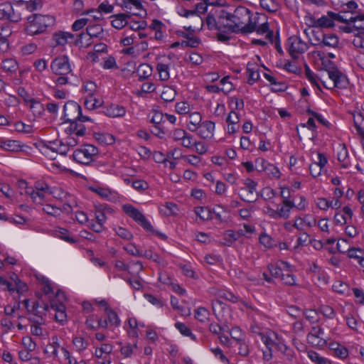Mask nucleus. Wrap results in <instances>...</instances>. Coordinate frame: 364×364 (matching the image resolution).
<instances>
[{
  "label": "nucleus",
  "instance_id": "1",
  "mask_svg": "<svg viewBox=\"0 0 364 364\" xmlns=\"http://www.w3.org/2000/svg\"><path fill=\"white\" fill-rule=\"evenodd\" d=\"M54 23L55 18L52 16L34 14L27 17L25 31L30 36L38 35L44 33Z\"/></svg>",
  "mask_w": 364,
  "mask_h": 364
},
{
  "label": "nucleus",
  "instance_id": "2",
  "mask_svg": "<svg viewBox=\"0 0 364 364\" xmlns=\"http://www.w3.org/2000/svg\"><path fill=\"white\" fill-rule=\"evenodd\" d=\"M250 13V11L244 6H238L232 14L230 13L232 21L237 31L252 33L255 31L256 23L252 22Z\"/></svg>",
  "mask_w": 364,
  "mask_h": 364
},
{
  "label": "nucleus",
  "instance_id": "3",
  "mask_svg": "<svg viewBox=\"0 0 364 364\" xmlns=\"http://www.w3.org/2000/svg\"><path fill=\"white\" fill-rule=\"evenodd\" d=\"M63 118L65 122H71L75 120L80 122H91L92 119L87 116L82 114L81 107L74 101H68L63 106Z\"/></svg>",
  "mask_w": 364,
  "mask_h": 364
},
{
  "label": "nucleus",
  "instance_id": "4",
  "mask_svg": "<svg viewBox=\"0 0 364 364\" xmlns=\"http://www.w3.org/2000/svg\"><path fill=\"white\" fill-rule=\"evenodd\" d=\"M98 154V149L92 144H85L73 152V159L81 164L89 165L92 161L93 156Z\"/></svg>",
  "mask_w": 364,
  "mask_h": 364
},
{
  "label": "nucleus",
  "instance_id": "5",
  "mask_svg": "<svg viewBox=\"0 0 364 364\" xmlns=\"http://www.w3.org/2000/svg\"><path fill=\"white\" fill-rule=\"evenodd\" d=\"M124 212L138 224L143 227L146 231L152 232L153 227L146 220L144 214L137 208L130 204H125L122 206Z\"/></svg>",
  "mask_w": 364,
  "mask_h": 364
},
{
  "label": "nucleus",
  "instance_id": "6",
  "mask_svg": "<svg viewBox=\"0 0 364 364\" xmlns=\"http://www.w3.org/2000/svg\"><path fill=\"white\" fill-rule=\"evenodd\" d=\"M287 49L291 58L297 59L299 55L309 49L308 45L297 36H290L287 39Z\"/></svg>",
  "mask_w": 364,
  "mask_h": 364
},
{
  "label": "nucleus",
  "instance_id": "7",
  "mask_svg": "<svg viewBox=\"0 0 364 364\" xmlns=\"http://www.w3.org/2000/svg\"><path fill=\"white\" fill-rule=\"evenodd\" d=\"M18 9L15 10L9 2L0 4V20H9L14 23L20 21L23 18V14L19 12Z\"/></svg>",
  "mask_w": 364,
  "mask_h": 364
},
{
  "label": "nucleus",
  "instance_id": "8",
  "mask_svg": "<svg viewBox=\"0 0 364 364\" xmlns=\"http://www.w3.org/2000/svg\"><path fill=\"white\" fill-rule=\"evenodd\" d=\"M48 309L47 304L40 305L38 301L33 302L31 311L28 313V320L33 323L45 324V316Z\"/></svg>",
  "mask_w": 364,
  "mask_h": 364
},
{
  "label": "nucleus",
  "instance_id": "9",
  "mask_svg": "<svg viewBox=\"0 0 364 364\" xmlns=\"http://www.w3.org/2000/svg\"><path fill=\"white\" fill-rule=\"evenodd\" d=\"M244 184L245 186L240 189L241 194L239 196L240 199L246 203L255 202L257 200L258 194L255 196L254 193L256 191L257 183L248 178L244 181Z\"/></svg>",
  "mask_w": 364,
  "mask_h": 364
},
{
  "label": "nucleus",
  "instance_id": "10",
  "mask_svg": "<svg viewBox=\"0 0 364 364\" xmlns=\"http://www.w3.org/2000/svg\"><path fill=\"white\" fill-rule=\"evenodd\" d=\"M50 68L56 75H67L72 71L69 59L66 55L55 58L50 64Z\"/></svg>",
  "mask_w": 364,
  "mask_h": 364
},
{
  "label": "nucleus",
  "instance_id": "11",
  "mask_svg": "<svg viewBox=\"0 0 364 364\" xmlns=\"http://www.w3.org/2000/svg\"><path fill=\"white\" fill-rule=\"evenodd\" d=\"M328 75L332 80V87L343 89L347 87L348 81L346 76L336 67H333L331 69L328 70Z\"/></svg>",
  "mask_w": 364,
  "mask_h": 364
},
{
  "label": "nucleus",
  "instance_id": "12",
  "mask_svg": "<svg viewBox=\"0 0 364 364\" xmlns=\"http://www.w3.org/2000/svg\"><path fill=\"white\" fill-rule=\"evenodd\" d=\"M304 33L309 38V42L313 46H318L321 48L322 41H323L324 33L320 28L311 27L304 30Z\"/></svg>",
  "mask_w": 364,
  "mask_h": 364
},
{
  "label": "nucleus",
  "instance_id": "13",
  "mask_svg": "<svg viewBox=\"0 0 364 364\" xmlns=\"http://www.w3.org/2000/svg\"><path fill=\"white\" fill-rule=\"evenodd\" d=\"M218 31L227 30L232 33L237 32L230 17V13L226 11H221L218 16Z\"/></svg>",
  "mask_w": 364,
  "mask_h": 364
},
{
  "label": "nucleus",
  "instance_id": "14",
  "mask_svg": "<svg viewBox=\"0 0 364 364\" xmlns=\"http://www.w3.org/2000/svg\"><path fill=\"white\" fill-rule=\"evenodd\" d=\"M215 123L212 121H204L197 128V134L204 139H212L214 135Z\"/></svg>",
  "mask_w": 364,
  "mask_h": 364
},
{
  "label": "nucleus",
  "instance_id": "15",
  "mask_svg": "<svg viewBox=\"0 0 364 364\" xmlns=\"http://www.w3.org/2000/svg\"><path fill=\"white\" fill-rule=\"evenodd\" d=\"M343 15V21L346 24H350V23H357L358 21H364V14H356L355 12H346L344 11H342ZM354 27L356 29L364 28V25H355L354 24Z\"/></svg>",
  "mask_w": 364,
  "mask_h": 364
},
{
  "label": "nucleus",
  "instance_id": "16",
  "mask_svg": "<svg viewBox=\"0 0 364 364\" xmlns=\"http://www.w3.org/2000/svg\"><path fill=\"white\" fill-rule=\"evenodd\" d=\"M311 27H316L323 28H332L334 26V23L333 22V19L331 16L327 14L326 16H322L319 18H311Z\"/></svg>",
  "mask_w": 364,
  "mask_h": 364
},
{
  "label": "nucleus",
  "instance_id": "17",
  "mask_svg": "<svg viewBox=\"0 0 364 364\" xmlns=\"http://www.w3.org/2000/svg\"><path fill=\"white\" fill-rule=\"evenodd\" d=\"M104 113L109 117H120L125 114L126 109L122 105L112 104L105 108Z\"/></svg>",
  "mask_w": 364,
  "mask_h": 364
},
{
  "label": "nucleus",
  "instance_id": "18",
  "mask_svg": "<svg viewBox=\"0 0 364 364\" xmlns=\"http://www.w3.org/2000/svg\"><path fill=\"white\" fill-rule=\"evenodd\" d=\"M82 122H80V120H75L70 122V125L66 128L65 132L69 134H75L77 136L85 135L86 128L85 125L82 124Z\"/></svg>",
  "mask_w": 364,
  "mask_h": 364
},
{
  "label": "nucleus",
  "instance_id": "19",
  "mask_svg": "<svg viewBox=\"0 0 364 364\" xmlns=\"http://www.w3.org/2000/svg\"><path fill=\"white\" fill-rule=\"evenodd\" d=\"M130 16V13L112 15L111 18L114 19L112 21V26L117 29H122L128 24L127 19Z\"/></svg>",
  "mask_w": 364,
  "mask_h": 364
},
{
  "label": "nucleus",
  "instance_id": "20",
  "mask_svg": "<svg viewBox=\"0 0 364 364\" xmlns=\"http://www.w3.org/2000/svg\"><path fill=\"white\" fill-rule=\"evenodd\" d=\"M68 38H74V35L64 31L54 33L52 38L55 46H65L68 43Z\"/></svg>",
  "mask_w": 364,
  "mask_h": 364
},
{
  "label": "nucleus",
  "instance_id": "21",
  "mask_svg": "<svg viewBox=\"0 0 364 364\" xmlns=\"http://www.w3.org/2000/svg\"><path fill=\"white\" fill-rule=\"evenodd\" d=\"M337 249L341 253H347L348 257L359 259L363 255L364 252L361 248L352 247L348 249H343L341 247V242H337Z\"/></svg>",
  "mask_w": 364,
  "mask_h": 364
},
{
  "label": "nucleus",
  "instance_id": "22",
  "mask_svg": "<svg viewBox=\"0 0 364 364\" xmlns=\"http://www.w3.org/2000/svg\"><path fill=\"white\" fill-rule=\"evenodd\" d=\"M21 147L18 141L0 138V148L6 151L16 152L20 151Z\"/></svg>",
  "mask_w": 364,
  "mask_h": 364
},
{
  "label": "nucleus",
  "instance_id": "23",
  "mask_svg": "<svg viewBox=\"0 0 364 364\" xmlns=\"http://www.w3.org/2000/svg\"><path fill=\"white\" fill-rule=\"evenodd\" d=\"M86 31L90 39L92 38L102 39L104 37V30L100 24H89L86 28Z\"/></svg>",
  "mask_w": 364,
  "mask_h": 364
},
{
  "label": "nucleus",
  "instance_id": "24",
  "mask_svg": "<svg viewBox=\"0 0 364 364\" xmlns=\"http://www.w3.org/2000/svg\"><path fill=\"white\" fill-rule=\"evenodd\" d=\"M46 148L61 155H66L68 152V149L65 146L64 141L59 140L50 141L49 145H47Z\"/></svg>",
  "mask_w": 364,
  "mask_h": 364
},
{
  "label": "nucleus",
  "instance_id": "25",
  "mask_svg": "<svg viewBox=\"0 0 364 364\" xmlns=\"http://www.w3.org/2000/svg\"><path fill=\"white\" fill-rule=\"evenodd\" d=\"M152 67L147 63H142L136 69V74L139 81H143L150 77L152 74Z\"/></svg>",
  "mask_w": 364,
  "mask_h": 364
},
{
  "label": "nucleus",
  "instance_id": "26",
  "mask_svg": "<svg viewBox=\"0 0 364 364\" xmlns=\"http://www.w3.org/2000/svg\"><path fill=\"white\" fill-rule=\"evenodd\" d=\"M55 235L56 237L70 244H75L77 242V240L75 237L71 236L69 231L63 228H56L55 230Z\"/></svg>",
  "mask_w": 364,
  "mask_h": 364
},
{
  "label": "nucleus",
  "instance_id": "27",
  "mask_svg": "<svg viewBox=\"0 0 364 364\" xmlns=\"http://www.w3.org/2000/svg\"><path fill=\"white\" fill-rule=\"evenodd\" d=\"M330 348L333 351L335 356L341 359H344L348 355V350L345 346L338 343H331Z\"/></svg>",
  "mask_w": 364,
  "mask_h": 364
},
{
  "label": "nucleus",
  "instance_id": "28",
  "mask_svg": "<svg viewBox=\"0 0 364 364\" xmlns=\"http://www.w3.org/2000/svg\"><path fill=\"white\" fill-rule=\"evenodd\" d=\"M338 45V38L333 33H325L323 41H322L321 48L327 46L329 48H336Z\"/></svg>",
  "mask_w": 364,
  "mask_h": 364
},
{
  "label": "nucleus",
  "instance_id": "29",
  "mask_svg": "<svg viewBox=\"0 0 364 364\" xmlns=\"http://www.w3.org/2000/svg\"><path fill=\"white\" fill-rule=\"evenodd\" d=\"M102 101L97 99L95 95L86 96L85 98L84 105L86 109L92 110L102 106Z\"/></svg>",
  "mask_w": 364,
  "mask_h": 364
},
{
  "label": "nucleus",
  "instance_id": "30",
  "mask_svg": "<svg viewBox=\"0 0 364 364\" xmlns=\"http://www.w3.org/2000/svg\"><path fill=\"white\" fill-rule=\"evenodd\" d=\"M189 125L188 129L191 132H196L198 126L202 123V116L199 112H193L189 115Z\"/></svg>",
  "mask_w": 364,
  "mask_h": 364
},
{
  "label": "nucleus",
  "instance_id": "31",
  "mask_svg": "<svg viewBox=\"0 0 364 364\" xmlns=\"http://www.w3.org/2000/svg\"><path fill=\"white\" fill-rule=\"evenodd\" d=\"M282 266H278L274 264H269L268 265V269L269 271V273L271 276L275 277V278H280L282 276V274L283 272L282 267H289V264L285 262H281Z\"/></svg>",
  "mask_w": 364,
  "mask_h": 364
},
{
  "label": "nucleus",
  "instance_id": "32",
  "mask_svg": "<svg viewBox=\"0 0 364 364\" xmlns=\"http://www.w3.org/2000/svg\"><path fill=\"white\" fill-rule=\"evenodd\" d=\"M354 47L360 53H364V31L360 30L352 41Z\"/></svg>",
  "mask_w": 364,
  "mask_h": 364
},
{
  "label": "nucleus",
  "instance_id": "33",
  "mask_svg": "<svg viewBox=\"0 0 364 364\" xmlns=\"http://www.w3.org/2000/svg\"><path fill=\"white\" fill-rule=\"evenodd\" d=\"M18 68L17 61L13 58H7L2 61V69L11 73H16Z\"/></svg>",
  "mask_w": 364,
  "mask_h": 364
},
{
  "label": "nucleus",
  "instance_id": "34",
  "mask_svg": "<svg viewBox=\"0 0 364 364\" xmlns=\"http://www.w3.org/2000/svg\"><path fill=\"white\" fill-rule=\"evenodd\" d=\"M260 6L268 12H276L279 9V4L276 0H259Z\"/></svg>",
  "mask_w": 364,
  "mask_h": 364
},
{
  "label": "nucleus",
  "instance_id": "35",
  "mask_svg": "<svg viewBox=\"0 0 364 364\" xmlns=\"http://www.w3.org/2000/svg\"><path fill=\"white\" fill-rule=\"evenodd\" d=\"M176 95V92L174 89L171 87L166 86L163 89L161 98L166 102H171L174 100Z\"/></svg>",
  "mask_w": 364,
  "mask_h": 364
},
{
  "label": "nucleus",
  "instance_id": "36",
  "mask_svg": "<svg viewBox=\"0 0 364 364\" xmlns=\"http://www.w3.org/2000/svg\"><path fill=\"white\" fill-rule=\"evenodd\" d=\"M210 316L209 311L205 307H198L195 311V318L200 323H205Z\"/></svg>",
  "mask_w": 364,
  "mask_h": 364
},
{
  "label": "nucleus",
  "instance_id": "37",
  "mask_svg": "<svg viewBox=\"0 0 364 364\" xmlns=\"http://www.w3.org/2000/svg\"><path fill=\"white\" fill-rule=\"evenodd\" d=\"M156 70L159 75V79L161 81H167L170 78L169 67L166 64L158 63Z\"/></svg>",
  "mask_w": 364,
  "mask_h": 364
},
{
  "label": "nucleus",
  "instance_id": "38",
  "mask_svg": "<svg viewBox=\"0 0 364 364\" xmlns=\"http://www.w3.org/2000/svg\"><path fill=\"white\" fill-rule=\"evenodd\" d=\"M253 65L250 63L247 65V82L250 85H253L259 77L258 70H255V68H251Z\"/></svg>",
  "mask_w": 364,
  "mask_h": 364
},
{
  "label": "nucleus",
  "instance_id": "39",
  "mask_svg": "<svg viewBox=\"0 0 364 364\" xmlns=\"http://www.w3.org/2000/svg\"><path fill=\"white\" fill-rule=\"evenodd\" d=\"M354 126L358 134L364 139V118L361 114H358L353 119Z\"/></svg>",
  "mask_w": 364,
  "mask_h": 364
},
{
  "label": "nucleus",
  "instance_id": "40",
  "mask_svg": "<svg viewBox=\"0 0 364 364\" xmlns=\"http://www.w3.org/2000/svg\"><path fill=\"white\" fill-rule=\"evenodd\" d=\"M195 213L202 220H208L212 218L211 210L206 207H196L194 210Z\"/></svg>",
  "mask_w": 364,
  "mask_h": 364
},
{
  "label": "nucleus",
  "instance_id": "41",
  "mask_svg": "<svg viewBox=\"0 0 364 364\" xmlns=\"http://www.w3.org/2000/svg\"><path fill=\"white\" fill-rule=\"evenodd\" d=\"M274 348L281 351L283 354H284L289 360H291L293 357V350L283 342H275Z\"/></svg>",
  "mask_w": 364,
  "mask_h": 364
},
{
  "label": "nucleus",
  "instance_id": "42",
  "mask_svg": "<svg viewBox=\"0 0 364 364\" xmlns=\"http://www.w3.org/2000/svg\"><path fill=\"white\" fill-rule=\"evenodd\" d=\"M17 93L18 96L23 98V101L26 103H30L31 104V108L33 107V105L37 102V101L31 97L30 94L26 90V89L23 87H19L17 89Z\"/></svg>",
  "mask_w": 364,
  "mask_h": 364
},
{
  "label": "nucleus",
  "instance_id": "43",
  "mask_svg": "<svg viewBox=\"0 0 364 364\" xmlns=\"http://www.w3.org/2000/svg\"><path fill=\"white\" fill-rule=\"evenodd\" d=\"M175 327L182 335L190 337L193 341L196 340V336L193 334L191 330L185 323L177 322L175 323Z\"/></svg>",
  "mask_w": 364,
  "mask_h": 364
},
{
  "label": "nucleus",
  "instance_id": "44",
  "mask_svg": "<svg viewBox=\"0 0 364 364\" xmlns=\"http://www.w3.org/2000/svg\"><path fill=\"white\" fill-rule=\"evenodd\" d=\"M95 139L100 143L105 144H112L115 141V139L113 135L109 134L104 133H95Z\"/></svg>",
  "mask_w": 364,
  "mask_h": 364
},
{
  "label": "nucleus",
  "instance_id": "45",
  "mask_svg": "<svg viewBox=\"0 0 364 364\" xmlns=\"http://www.w3.org/2000/svg\"><path fill=\"white\" fill-rule=\"evenodd\" d=\"M105 313L107 315V321L110 324L115 326H119L120 325L121 321L117 314L114 310L110 308H107V309H105Z\"/></svg>",
  "mask_w": 364,
  "mask_h": 364
},
{
  "label": "nucleus",
  "instance_id": "46",
  "mask_svg": "<svg viewBox=\"0 0 364 364\" xmlns=\"http://www.w3.org/2000/svg\"><path fill=\"white\" fill-rule=\"evenodd\" d=\"M200 43V38L193 35H190L186 40L181 41V46L182 47L197 48Z\"/></svg>",
  "mask_w": 364,
  "mask_h": 364
},
{
  "label": "nucleus",
  "instance_id": "47",
  "mask_svg": "<svg viewBox=\"0 0 364 364\" xmlns=\"http://www.w3.org/2000/svg\"><path fill=\"white\" fill-rule=\"evenodd\" d=\"M73 343L78 352L85 350L88 346V342L82 337L73 338Z\"/></svg>",
  "mask_w": 364,
  "mask_h": 364
},
{
  "label": "nucleus",
  "instance_id": "48",
  "mask_svg": "<svg viewBox=\"0 0 364 364\" xmlns=\"http://www.w3.org/2000/svg\"><path fill=\"white\" fill-rule=\"evenodd\" d=\"M21 7L23 10L33 12L42 7V1L41 0H31Z\"/></svg>",
  "mask_w": 364,
  "mask_h": 364
},
{
  "label": "nucleus",
  "instance_id": "49",
  "mask_svg": "<svg viewBox=\"0 0 364 364\" xmlns=\"http://www.w3.org/2000/svg\"><path fill=\"white\" fill-rule=\"evenodd\" d=\"M223 244L226 246H231L232 243L237 240V237L235 235V231L232 230H226L223 234Z\"/></svg>",
  "mask_w": 364,
  "mask_h": 364
},
{
  "label": "nucleus",
  "instance_id": "50",
  "mask_svg": "<svg viewBox=\"0 0 364 364\" xmlns=\"http://www.w3.org/2000/svg\"><path fill=\"white\" fill-rule=\"evenodd\" d=\"M264 171L266 173L272 178L278 179L280 178V171L277 167H276L274 165L271 164L269 163L267 166H265Z\"/></svg>",
  "mask_w": 364,
  "mask_h": 364
},
{
  "label": "nucleus",
  "instance_id": "51",
  "mask_svg": "<svg viewBox=\"0 0 364 364\" xmlns=\"http://www.w3.org/2000/svg\"><path fill=\"white\" fill-rule=\"evenodd\" d=\"M232 89V83H228V86H227L226 88H220L218 85H209L206 86V90L213 93H218L220 92H229Z\"/></svg>",
  "mask_w": 364,
  "mask_h": 364
},
{
  "label": "nucleus",
  "instance_id": "52",
  "mask_svg": "<svg viewBox=\"0 0 364 364\" xmlns=\"http://www.w3.org/2000/svg\"><path fill=\"white\" fill-rule=\"evenodd\" d=\"M319 311L326 318L329 319L333 318L336 316L333 309L328 305H321Z\"/></svg>",
  "mask_w": 364,
  "mask_h": 364
},
{
  "label": "nucleus",
  "instance_id": "53",
  "mask_svg": "<svg viewBox=\"0 0 364 364\" xmlns=\"http://www.w3.org/2000/svg\"><path fill=\"white\" fill-rule=\"evenodd\" d=\"M132 186L139 192H143L149 188V183L144 180H135L132 182Z\"/></svg>",
  "mask_w": 364,
  "mask_h": 364
},
{
  "label": "nucleus",
  "instance_id": "54",
  "mask_svg": "<svg viewBox=\"0 0 364 364\" xmlns=\"http://www.w3.org/2000/svg\"><path fill=\"white\" fill-rule=\"evenodd\" d=\"M236 344L238 346V353L242 356H247L250 353L248 345L241 339L236 340Z\"/></svg>",
  "mask_w": 364,
  "mask_h": 364
},
{
  "label": "nucleus",
  "instance_id": "55",
  "mask_svg": "<svg viewBox=\"0 0 364 364\" xmlns=\"http://www.w3.org/2000/svg\"><path fill=\"white\" fill-rule=\"evenodd\" d=\"M175 109L178 114H186L190 111V105L186 102H180L176 104Z\"/></svg>",
  "mask_w": 364,
  "mask_h": 364
},
{
  "label": "nucleus",
  "instance_id": "56",
  "mask_svg": "<svg viewBox=\"0 0 364 364\" xmlns=\"http://www.w3.org/2000/svg\"><path fill=\"white\" fill-rule=\"evenodd\" d=\"M259 336L262 342L265 344L266 347L268 348L269 352L271 353L272 349L275 345V341L272 339L269 336L265 335L263 333H259Z\"/></svg>",
  "mask_w": 364,
  "mask_h": 364
},
{
  "label": "nucleus",
  "instance_id": "57",
  "mask_svg": "<svg viewBox=\"0 0 364 364\" xmlns=\"http://www.w3.org/2000/svg\"><path fill=\"white\" fill-rule=\"evenodd\" d=\"M305 75H306V77L309 80V82L313 85L318 86L317 76L309 68V67L307 65V64H305Z\"/></svg>",
  "mask_w": 364,
  "mask_h": 364
},
{
  "label": "nucleus",
  "instance_id": "58",
  "mask_svg": "<svg viewBox=\"0 0 364 364\" xmlns=\"http://www.w3.org/2000/svg\"><path fill=\"white\" fill-rule=\"evenodd\" d=\"M357 8L358 4L356 2L353 1H348L347 3L341 5L340 11H344L346 12H355Z\"/></svg>",
  "mask_w": 364,
  "mask_h": 364
},
{
  "label": "nucleus",
  "instance_id": "59",
  "mask_svg": "<svg viewBox=\"0 0 364 364\" xmlns=\"http://www.w3.org/2000/svg\"><path fill=\"white\" fill-rule=\"evenodd\" d=\"M43 210L48 215H50L55 217H58L60 214V210L58 209V207L50 204L46 205Z\"/></svg>",
  "mask_w": 364,
  "mask_h": 364
},
{
  "label": "nucleus",
  "instance_id": "60",
  "mask_svg": "<svg viewBox=\"0 0 364 364\" xmlns=\"http://www.w3.org/2000/svg\"><path fill=\"white\" fill-rule=\"evenodd\" d=\"M194 144H196V140L193 139V136L189 134H187L181 141V145L187 149L193 148Z\"/></svg>",
  "mask_w": 364,
  "mask_h": 364
},
{
  "label": "nucleus",
  "instance_id": "61",
  "mask_svg": "<svg viewBox=\"0 0 364 364\" xmlns=\"http://www.w3.org/2000/svg\"><path fill=\"white\" fill-rule=\"evenodd\" d=\"M275 195L276 192L274 191V190L269 187L264 188L260 193L261 197L263 198L264 200H268L273 198L275 196Z\"/></svg>",
  "mask_w": 364,
  "mask_h": 364
},
{
  "label": "nucleus",
  "instance_id": "62",
  "mask_svg": "<svg viewBox=\"0 0 364 364\" xmlns=\"http://www.w3.org/2000/svg\"><path fill=\"white\" fill-rule=\"evenodd\" d=\"M89 21H90V19H88L87 18H82L77 19L73 23V24L72 26V29L74 31H80L84 26H85L88 23Z\"/></svg>",
  "mask_w": 364,
  "mask_h": 364
},
{
  "label": "nucleus",
  "instance_id": "63",
  "mask_svg": "<svg viewBox=\"0 0 364 364\" xmlns=\"http://www.w3.org/2000/svg\"><path fill=\"white\" fill-rule=\"evenodd\" d=\"M310 242H311V240H309V235L307 233H306V232L301 233L297 238L296 247L306 246Z\"/></svg>",
  "mask_w": 364,
  "mask_h": 364
},
{
  "label": "nucleus",
  "instance_id": "64",
  "mask_svg": "<svg viewBox=\"0 0 364 364\" xmlns=\"http://www.w3.org/2000/svg\"><path fill=\"white\" fill-rule=\"evenodd\" d=\"M34 188L37 191H41L44 193H52L50 186L46 183L43 181H36L35 183Z\"/></svg>",
  "mask_w": 364,
  "mask_h": 364
}]
</instances>
